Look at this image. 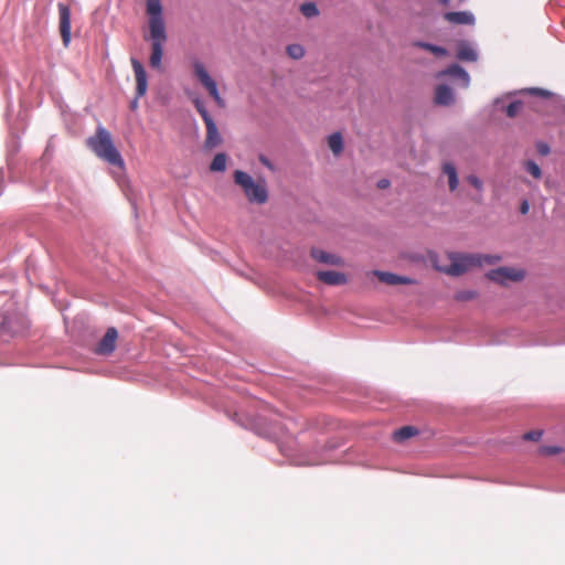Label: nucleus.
<instances>
[{
	"label": "nucleus",
	"instance_id": "obj_1",
	"mask_svg": "<svg viewBox=\"0 0 565 565\" xmlns=\"http://www.w3.org/2000/svg\"><path fill=\"white\" fill-rule=\"evenodd\" d=\"M146 12L149 15V40L151 41V54L149 64L152 68H161L163 45L167 41L166 25L162 17L160 0H146Z\"/></svg>",
	"mask_w": 565,
	"mask_h": 565
},
{
	"label": "nucleus",
	"instance_id": "obj_2",
	"mask_svg": "<svg viewBox=\"0 0 565 565\" xmlns=\"http://www.w3.org/2000/svg\"><path fill=\"white\" fill-rule=\"evenodd\" d=\"M87 146L98 158L109 164L119 168L124 167V160L114 146L111 135L106 128L98 126L95 135L87 139Z\"/></svg>",
	"mask_w": 565,
	"mask_h": 565
},
{
	"label": "nucleus",
	"instance_id": "obj_3",
	"mask_svg": "<svg viewBox=\"0 0 565 565\" xmlns=\"http://www.w3.org/2000/svg\"><path fill=\"white\" fill-rule=\"evenodd\" d=\"M450 264L443 269L450 276H460L473 267H481L483 264H494L499 262L500 256L451 253L448 256Z\"/></svg>",
	"mask_w": 565,
	"mask_h": 565
},
{
	"label": "nucleus",
	"instance_id": "obj_4",
	"mask_svg": "<svg viewBox=\"0 0 565 565\" xmlns=\"http://www.w3.org/2000/svg\"><path fill=\"white\" fill-rule=\"evenodd\" d=\"M234 182L243 190L247 200L252 203L264 204L268 199L265 181H255L248 173L236 170L233 174Z\"/></svg>",
	"mask_w": 565,
	"mask_h": 565
},
{
	"label": "nucleus",
	"instance_id": "obj_5",
	"mask_svg": "<svg viewBox=\"0 0 565 565\" xmlns=\"http://www.w3.org/2000/svg\"><path fill=\"white\" fill-rule=\"evenodd\" d=\"M192 103L198 113L201 115L206 127V138L204 141V147L206 149H213L217 147L222 142V137L218 132L215 121L206 110L204 103L198 96H194L192 98Z\"/></svg>",
	"mask_w": 565,
	"mask_h": 565
},
{
	"label": "nucleus",
	"instance_id": "obj_6",
	"mask_svg": "<svg viewBox=\"0 0 565 565\" xmlns=\"http://www.w3.org/2000/svg\"><path fill=\"white\" fill-rule=\"evenodd\" d=\"M193 74L200 84L207 90L209 95L213 98L216 105L221 108L225 107V100L220 95L216 82L209 74L205 65L195 60L192 62Z\"/></svg>",
	"mask_w": 565,
	"mask_h": 565
},
{
	"label": "nucleus",
	"instance_id": "obj_7",
	"mask_svg": "<svg viewBox=\"0 0 565 565\" xmlns=\"http://www.w3.org/2000/svg\"><path fill=\"white\" fill-rule=\"evenodd\" d=\"M487 277L500 285H507L509 281H520L524 278V271L513 267H499L487 274Z\"/></svg>",
	"mask_w": 565,
	"mask_h": 565
},
{
	"label": "nucleus",
	"instance_id": "obj_8",
	"mask_svg": "<svg viewBox=\"0 0 565 565\" xmlns=\"http://www.w3.org/2000/svg\"><path fill=\"white\" fill-rule=\"evenodd\" d=\"M58 19H60V33L62 36L63 45L68 47L71 43V10L64 3H58Z\"/></svg>",
	"mask_w": 565,
	"mask_h": 565
},
{
	"label": "nucleus",
	"instance_id": "obj_9",
	"mask_svg": "<svg viewBox=\"0 0 565 565\" xmlns=\"http://www.w3.org/2000/svg\"><path fill=\"white\" fill-rule=\"evenodd\" d=\"M131 66L136 77V94L137 97H142L148 88L147 74L142 64L137 58H131Z\"/></svg>",
	"mask_w": 565,
	"mask_h": 565
},
{
	"label": "nucleus",
	"instance_id": "obj_10",
	"mask_svg": "<svg viewBox=\"0 0 565 565\" xmlns=\"http://www.w3.org/2000/svg\"><path fill=\"white\" fill-rule=\"evenodd\" d=\"M118 338V332L115 328H108L105 335L98 343L96 348V353L102 355L110 354L116 348V340Z\"/></svg>",
	"mask_w": 565,
	"mask_h": 565
},
{
	"label": "nucleus",
	"instance_id": "obj_11",
	"mask_svg": "<svg viewBox=\"0 0 565 565\" xmlns=\"http://www.w3.org/2000/svg\"><path fill=\"white\" fill-rule=\"evenodd\" d=\"M372 274L377 277L381 282L390 286L414 284V280L406 276H398L388 271L373 270Z\"/></svg>",
	"mask_w": 565,
	"mask_h": 565
},
{
	"label": "nucleus",
	"instance_id": "obj_12",
	"mask_svg": "<svg viewBox=\"0 0 565 565\" xmlns=\"http://www.w3.org/2000/svg\"><path fill=\"white\" fill-rule=\"evenodd\" d=\"M310 255L315 260L322 263V264H328V265H332V266H342L343 265V259L340 256H338L335 254L327 253V252L316 248V247L311 248Z\"/></svg>",
	"mask_w": 565,
	"mask_h": 565
},
{
	"label": "nucleus",
	"instance_id": "obj_13",
	"mask_svg": "<svg viewBox=\"0 0 565 565\" xmlns=\"http://www.w3.org/2000/svg\"><path fill=\"white\" fill-rule=\"evenodd\" d=\"M317 278L330 286H340L348 282L344 274L333 270H320L317 273Z\"/></svg>",
	"mask_w": 565,
	"mask_h": 565
},
{
	"label": "nucleus",
	"instance_id": "obj_14",
	"mask_svg": "<svg viewBox=\"0 0 565 565\" xmlns=\"http://www.w3.org/2000/svg\"><path fill=\"white\" fill-rule=\"evenodd\" d=\"M444 19L452 24L472 25L475 23V17L469 11L446 12Z\"/></svg>",
	"mask_w": 565,
	"mask_h": 565
},
{
	"label": "nucleus",
	"instance_id": "obj_15",
	"mask_svg": "<svg viewBox=\"0 0 565 565\" xmlns=\"http://www.w3.org/2000/svg\"><path fill=\"white\" fill-rule=\"evenodd\" d=\"M435 102L438 105L448 106L454 102V95L450 87L447 85H439L435 92Z\"/></svg>",
	"mask_w": 565,
	"mask_h": 565
},
{
	"label": "nucleus",
	"instance_id": "obj_16",
	"mask_svg": "<svg viewBox=\"0 0 565 565\" xmlns=\"http://www.w3.org/2000/svg\"><path fill=\"white\" fill-rule=\"evenodd\" d=\"M440 75H448L459 78L463 87H468L470 82L468 73L458 64L450 65L448 68L443 71Z\"/></svg>",
	"mask_w": 565,
	"mask_h": 565
},
{
	"label": "nucleus",
	"instance_id": "obj_17",
	"mask_svg": "<svg viewBox=\"0 0 565 565\" xmlns=\"http://www.w3.org/2000/svg\"><path fill=\"white\" fill-rule=\"evenodd\" d=\"M457 57L460 61L475 62L477 61L478 54L468 43L460 42L458 45Z\"/></svg>",
	"mask_w": 565,
	"mask_h": 565
},
{
	"label": "nucleus",
	"instance_id": "obj_18",
	"mask_svg": "<svg viewBox=\"0 0 565 565\" xmlns=\"http://www.w3.org/2000/svg\"><path fill=\"white\" fill-rule=\"evenodd\" d=\"M418 434L417 428L413 426H403L399 429L395 430L393 434V438L397 443H403L411 437H414Z\"/></svg>",
	"mask_w": 565,
	"mask_h": 565
},
{
	"label": "nucleus",
	"instance_id": "obj_19",
	"mask_svg": "<svg viewBox=\"0 0 565 565\" xmlns=\"http://www.w3.org/2000/svg\"><path fill=\"white\" fill-rule=\"evenodd\" d=\"M443 171L448 177V184L450 191H455L458 186V175L455 166L451 163H445L443 166Z\"/></svg>",
	"mask_w": 565,
	"mask_h": 565
},
{
	"label": "nucleus",
	"instance_id": "obj_20",
	"mask_svg": "<svg viewBox=\"0 0 565 565\" xmlns=\"http://www.w3.org/2000/svg\"><path fill=\"white\" fill-rule=\"evenodd\" d=\"M328 146L330 150L335 154H340L343 151V139L340 132H334L328 138Z\"/></svg>",
	"mask_w": 565,
	"mask_h": 565
},
{
	"label": "nucleus",
	"instance_id": "obj_21",
	"mask_svg": "<svg viewBox=\"0 0 565 565\" xmlns=\"http://www.w3.org/2000/svg\"><path fill=\"white\" fill-rule=\"evenodd\" d=\"M226 154L225 153H217L210 166L211 171L214 172H223L226 169Z\"/></svg>",
	"mask_w": 565,
	"mask_h": 565
},
{
	"label": "nucleus",
	"instance_id": "obj_22",
	"mask_svg": "<svg viewBox=\"0 0 565 565\" xmlns=\"http://www.w3.org/2000/svg\"><path fill=\"white\" fill-rule=\"evenodd\" d=\"M415 45L438 56L447 55V50L441 46H437L427 42H416Z\"/></svg>",
	"mask_w": 565,
	"mask_h": 565
},
{
	"label": "nucleus",
	"instance_id": "obj_23",
	"mask_svg": "<svg viewBox=\"0 0 565 565\" xmlns=\"http://www.w3.org/2000/svg\"><path fill=\"white\" fill-rule=\"evenodd\" d=\"M526 172H529L534 179L539 180L542 178V170L537 163L532 160H526L523 163Z\"/></svg>",
	"mask_w": 565,
	"mask_h": 565
},
{
	"label": "nucleus",
	"instance_id": "obj_24",
	"mask_svg": "<svg viewBox=\"0 0 565 565\" xmlns=\"http://www.w3.org/2000/svg\"><path fill=\"white\" fill-rule=\"evenodd\" d=\"M300 11L306 18H313L319 14V10L313 2H306L300 6Z\"/></svg>",
	"mask_w": 565,
	"mask_h": 565
},
{
	"label": "nucleus",
	"instance_id": "obj_25",
	"mask_svg": "<svg viewBox=\"0 0 565 565\" xmlns=\"http://www.w3.org/2000/svg\"><path fill=\"white\" fill-rule=\"evenodd\" d=\"M286 51L294 60H300L305 55V49L300 44H290L287 46Z\"/></svg>",
	"mask_w": 565,
	"mask_h": 565
},
{
	"label": "nucleus",
	"instance_id": "obj_26",
	"mask_svg": "<svg viewBox=\"0 0 565 565\" xmlns=\"http://www.w3.org/2000/svg\"><path fill=\"white\" fill-rule=\"evenodd\" d=\"M477 298V292L475 290H459L455 294V299L457 301H470Z\"/></svg>",
	"mask_w": 565,
	"mask_h": 565
},
{
	"label": "nucleus",
	"instance_id": "obj_27",
	"mask_svg": "<svg viewBox=\"0 0 565 565\" xmlns=\"http://www.w3.org/2000/svg\"><path fill=\"white\" fill-rule=\"evenodd\" d=\"M562 451H563V448L558 447V446H541L539 449V452L541 455H545V456L557 455V454H561Z\"/></svg>",
	"mask_w": 565,
	"mask_h": 565
},
{
	"label": "nucleus",
	"instance_id": "obj_28",
	"mask_svg": "<svg viewBox=\"0 0 565 565\" xmlns=\"http://www.w3.org/2000/svg\"><path fill=\"white\" fill-rule=\"evenodd\" d=\"M522 108V103L519 100L512 102L507 107V115L511 118L515 117Z\"/></svg>",
	"mask_w": 565,
	"mask_h": 565
},
{
	"label": "nucleus",
	"instance_id": "obj_29",
	"mask_svg": "<svg viewBox=\"0 0 565 565\" xmlns=\"http://www.w3.org/2000/svg\"><path fill=\"white\" fill-rule=\"evenodd\" d=\"M542 435V430H531L523 435V439L529 441H537L541 439Z\"/></svg>",
	"mask_w": 565,
	"mask_h": 565
},
{
	"label": "nucleus",
	"instance_id": "obj_30",
	"mask_svg": "<svg viewBox=\"0 0 565 565\" xmlns=\"http://www.w3.org/2000/svg\"><path fill=\"white\" fill-rule=\"evenodd\" d=\"M536 150L541 156H547L551 151L550 146L545 142H539L536 145Z\"/></svg>",
	"mask_w": 565,
	"mask_h": 565
},
{
	"label": "nucleus",
	"instance_id": "obj_31",
	"mask_svg": "<svg viewBox=\"0 0 565 565\" xmlns=\"http://www.w3.org/2000/svg\"><path fill=\"white\" fill-rule=\"evenodd\" d=\"M467 180H468V182H469L472 186H475L476 189H478V190H481V189H482V181H481L478 177H476V175H469V177L467 178Z\"/></svg>",
	"mask_w": 565,
	"mask_h": 565
},
{
	"label": "nucleus",
	"instance_id": "obj_32",
	"mask_svg": "<svg viewBox=\"0 0 565 565\" xmlns=\"http://www.w3.org/2000/svg\"><path fill=\"white\" fill-rule=\"evenodd\" d=\"M530 92L534 95L542 96V97H547L551 95L550 92L542 89V88H532V89H530Z\"/></svg>",
	"mask_w": 565,
	"mask_h": 565
},
{
	"label": "nucleus",
	"instance_id": "obj_33",
	"mask_svg": "<svg viewBox=\"0 0 565 565\" xmlns=\"http://www.w3.org/2000/svg\"><path fill=\"white\" fill-rule=\"evenodd\" d=\"M529 210H530V204H529V202H527L526 200L522 201V202H521V205H520V212H521L522 214H526V213L529 212Z\"/></svg>",
	"mask_w": 565,
	"mask_h": 565
},
{
	"label": "nucleus",
	"instance_id": "obj_34",
	"mask_svg": "<svg viewBox=\"0 0 565 565\" xmlns=\"http://www.w3.org/2000/svg\"><path fill=\"white\" fill-rule=\"evenodd\" d=\"M259 161L265 166L267 167L268 169L273 170L274 167L271 164V162L265 157V156H259Z\"/></svg>",
	"mask_w": 565,
	"mask_h": 565
},
{
	"label": "nucleus",
	"instance_id": "obj_35",
	"mask_svg": "<svg viewBox=\"0 0 565 565\" xmlns=\"http://www.w3.org/2000/svg\"><path fill=\"white\" fill-rule=\"evenodd\" d=\"M390 185V181L386 179H382L379 181L377 186L380 189H386Z\"/></svg>",
	"mask_w": 565,
	"mask_h": 565
}]
</instances>
